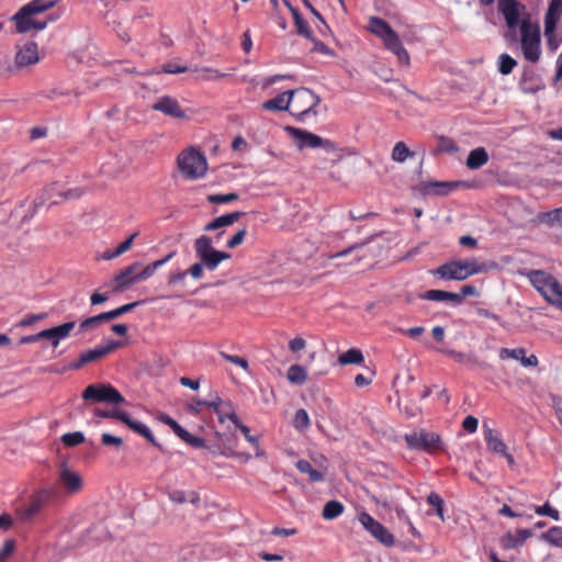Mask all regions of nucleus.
Here are the masks:
<instances>
[{"instance_id":"f257e3e1","label":"nucleus","mask_w":562,"mask_h":562,"mask_svg":"<svg viewBox=\"0 0 562 562\" xmlns=\"http://www.w3.org/2000/svg\"><path fill=\"white\" fill-rule=\"evenodd\" d=\"M285 131L292 137L299 150L304 148H322L331 156L333 164H337L344 157L342 149L329 139H324L316 134L293 126H286Z\"/></svg>"},{"instance_id":"f03ea898","label":"nucleus","mask_w":562,"mask_h":562,"mask_svg":"<svg viewBox=\"0 0 562 562\" xmlns=\"http://www.w3.org/2000/svg\"><path fill=\"white\" fill-rule=\"evenodd\" d=\"M528 279L547 302L562 310V284L543 270H531Z\"/></svg>"},{"instance_id":"7ed1b4c3","label":"nucleus","mask_w":562,"mask_h":562,"mask_svg":"<svg viewBox=\"0 0 562 562\" xmlns=\"http://www.w3.org/2000/svg\"><path fill=\"white\" fill-rule=\"evenodd\" d=\"M548 47L555 50L562 43V0H551L544 18Z\"/></svg>"},{"instance_id":"20e7f679","label":"nucleus","mask_w":562,"mask_h":562,"mask_svg":"<svg viewBox=\"0 0 562 562\" xmlns=\"http://www.w3.org/2000/svg\"><path fill=\"white\" fill-rule=\"evenodd\" d=\"M94 414L101 418H111V419H116V420L122 422L130 429H132L133 431H135L138 435L146 438L154 447L162 449L160 443L156 441V439L153 436L149 428L146 425H144L143 423L132 419L128 413L117 409V408H112V409L95 408Z\"/></svg>"},{"instance_id":"39448f33","label":"nucleus","mask_w":562,"mask_h":562,"mask_svg":"<svg viewBox=\"0 0 562 562\" xmlns=\"http://www.w3.org/2000/svg\"><path fill=\"white\" fill-rule=\"evenodd\" d=\"M405 442L409 449L436 453L443 449L440 436L437 432L426 429L414 430L404 436Z\"/></svg>"},{"instance_id":"423d86ee","label":"nucleus","mask_w":562,"mask_h":562,"mask_svg":"<svg viewBox=\"0 0 562 562\" xmlns=\"http://www.w3.org/2000/svg\"><path fill=\"white\" fill-rule=\"evenodd\" d=\"M291 103L290 112L292 115L304 116L313 112L316 115L314 109L319 104L321 98L307 88H299L289 90Z\"/></svg>"},{"instance_id":"0eeeda50","label":"nucleus","mask_w":562,"mask_h":562,"mask_svg":"<svg viewBox=\"0 0 562 562\" xmlns=\"http://www.w3.org/2000/svg\"><path fill=\"white\" fill-rule=\"evenodd\" d=\"M179 170L189 179H198L207 170L206 158L195 149L184 150L178 156Z\"/></svg>"},{"instance_id":"6e6552de","label":"nucleus","mask_w":562,"mask_h":562,"mask_svg":"<svg viewBox=\"0 0 562 562\" xmlns=\"http://www.w3.org/2000/svg\"><path fill=\"white\" fill-rule=\"evenodd\" d=\"M82 398L85 401L110 404H122L125 402L123 395L111 384L106 383L88 385L82 393Z\"/></svg>"},{"instance_id":"1a4fd4ad","label":"nucleus","mask_w":562,"mask_h":562,"mask_svg":"<svg viewBox=\"0 0 562 562\" xmlns=\"http://www.w3.org/2000/svg\"><path fill=\"white\" fill-rule=\"evenodd\" d=\"M56 495L54 487H43L34 493L30 503L16 510V517L22 522H29L37 515L47 502Z\"/></svg>"},{"instance_id":"9d476101","label":"nucleus","mask_w":562,"mask_h":562,"mask_svg":"<svg viewBox=\"0 0 562 562\" xmlns=\"http://www.w3.org/2000/svg\"><path fill=\"white\" fill-rule=\"evenodd\" d=\"M521 48L524 56L531 63L538 61L540 57V32L537 26H532L527 21L520 25Z\"/></svg>"},{"instance_id":"9b49d317","label":"nucleus","mask_w":562,"mask_h":562,"mask_svg":"<svg viewBox=\"0 0 562 562\" xmlns=\"http://www.w3.org/2000/svg\"><path fill=\"white\" fill-rule=\"evenodd\" d=\"M361 526L380 543L385 547L395 544L394 536L378 520L366 512H361L358 516Z\"/></svg>"},{"instance_id":"f8f14e48","label":"nucleus","mask_w":562,"mask_h":562,"mask_svg":"<svg viewBox=\"0 0 562 562\" xmlns=\"http://www.w3.org/2000/svg\"><path fill=\"white\" fill-rule=\"evenodd\" d=\"M31 9L32 7L25 4L12 16L18 33L23 34L31 30H44L47 26L46 21L41 22L33 18L38 13Z\"/></svg>"},{"instance_id":"ddd939ff","label":"nucleus","mask_w":562,"mask_h":562,"mask_svg":"<svg viewBox=\"0 0 562 562\" xmlns=\"http://www.w3.org/2000/svg\"><path fill=\"white\" fill-rule=\"evenodd\" d=\"M58 482L67 495H74L81 491L83 486L82 477L76 471H72L67 462H61L58 469Z\"/></svg>"},{"instance_id":"4468645a","label":"nucleus","mask_w":562,"mask_h":562,"mask_svg":"<svg viewBox=\"0 0 562 562\" xmlns=\"http://www.w3.org/2000/svg\"><path fill=\"white\" fill-rule=\"evenodd\" d=\"M194 250L206 269L213 271L217 268V250L212 246V240L209 236L202 235L195 239Z\"/></svg>"},{"instance_id":"2eb2a0df","label":"nucleus","mask_w":562,"mask_h":562,"mask_svg":"<svg viewBox=\"0 0 562 562\" xmlns=\"http://www.w3.org/2000/svg\"><path fill=\"white\" fill-rule=\"evenodd\" d=\"M431 273L442 280L463 281L468 279L463 260L448 261L432 270Z\"/></svg>"},{"instance_id":"dca6fc26","label":"nucleus","mask_w":562,"mask_h":562,"mask_svg":"<svg viewBox=\"0 0 562 562\" xmlns=\"http://www.w3.org/2000/svg\"><path fill=\"white\" fill-rule=\"evenodd\" d=\"M151 109L164 113L165 115L173 119H186L187 114L180 106L177 99L170 95L160 97L153 105Z\"/></svg>"},{"instance_id":"f3484780","label":"nucleus","mask_w":562,"mask_h":562,"mask_svg":"<svg viewBox=\"0 0 562 562\" xmlns=\"http://www.w3.org/2000/svg\"><path fill=\"white\" fill-rule=\"evenodd\" d=\"M40 60L37 44L34 42L26 43L20 47L14 57L15 69L35 65Z\"/></svg>"},{"instance_id":"a211bd4d","label":"nucleus","mask_w":562,"mask_h":562,"mask_svg":"<svg viewBox=\"0 0 562 562\" xmlns=\"http://www.w3.org/2000/svg\"><path fill=\"white\" fill-rule=\"evenodd\" d=\"M123 344L121 341L108 340L104 345L99 346L94 349L86 350L80 355L82 356L86 364H88L110 355L111 352L121 348Z\"/></svg>"},{"instance_id":"6ab92c4d","label":"nucleus","mask_w":562,"mask_h":562,"mask_svg":"<svg viewBox=\"0 0 562 562\" xmlns=\"http://www.w3.org/2000/svg\"><path fill=\"white\" fill-rule=\"evenodd\" d=\"M385 47L396 55L400 64L404 66L409 65V54L402 45L398 35L393 31L387 37L383 40Z\"/></svg>"},{"instance_id":"aec40b11","label":"nucleus","mask_w":562,"mask_h":562,"mask_svg":"<svg viewBox=\"0 0 562 562\" xmlns=\"http://www.w3.org/2000/svg\"><path fill=\"white\" fill-rule=\"evenodd\" d=\"M464 186L465 182L462 181H432L422 183L425 193L429 194L432 192L437 195H447L452 190Z\"/></svg>"},{"instance_id":"412c9836","label":"nucleus","mask_w":562,"mask_h":562,"mask_svg":"<svg viewBox=\"0 0 562 562\" xmlns=\"http://www.w3.org/2000/svg\"><path fill=\"white\" fill-rule=\"evenodd\" d=\"M499 358L504 359H515L520 361L524 367H536L538 366V358L535 355L526 357V351L524 348L508 349L502 348L499 350Z\"/></svg>"},{"instance_id":"4be33fe9","label":"nucleus","mask_w":562,"mask_h":562,"mask_svg":"<svg viewBox=\"0 0 562 562\" xmlns=\"http://www.w3.org/2000/svg\"><path fill=\"white\" fill-rule=\"evenodd\" d=\"M499 11L503 13L506 24L509 29H515L519 24V12L515 0H499Z\"/></svg>"},{"instance_id":"5701e85b","label":"nucleus","mask_w":562,"mask_h":562,"mask_svg":"<svg viewBox=\"0 0 562 562\" xmlns=\"http://www.w3.org/2000/svg\"><path fill=\"white\" fill-rule=\"evenodd\" d=\"M531 536L532 532L530 529L518 530L515 535L507 532L501 538V546L505 550L515 549L521 546Z\"/></svg>"},{"instance_id":"b1692460","label":"nucleus","mask_w":562,"mask_h":562,"mask_svg":"<svg viewBox=\"0 0 562 562\" xmlns=\"http://www.w3.org/2000/svg\"><path fill=\"white\" fill-rule=\"evenodd\" d=\"M483 428L488 450L494 453L506 454L507 447L499 437L498 432L487 427L486 425H484Z\"/></svg>"},{"instance_id":"393cba45","label":"nucleus","mask_w":562,"mask_h":562,"mask_svg":"<svg viewBox=\"0 0 562 562\" xmlns=\"http://www.w3.org/2000/svg\"><path fill=\"white\" fill-rule=\"evenodd\" d=\"M289 91L278 94L276 98L265 101L261 108L267 111H290Z\"/></svg>"},{"instance_id":"a878e982","label":"nucleus","mask_w":562,"mask_h":562,"mask_svg":"<svg viewBox=\"0 0 562 562\" xmlns=\"http://www.w3.org/2000/svg\"><path fill=\"white\" fill-rule=\"evenodd\" d=\"M243 215H245L244 212H233L228 214H224L222 216L216 217L214 221L205 225L204 231H216L225 226L233 225L236 223Z\"/></svg>"},{"instance_id":"bb28decb","label":"nucleus","mask_w":562,"mask_h":562,"mask_svg":"<svg viewBox=\"0 0 562 562\" xmlns=\"http://www.w3.org/2000/svg\"><path fill=\"white\" fill-rule=\"evenodd\" d=\"M488 161V154L483 147H477L470 151L467 158V167L475 170Z\"/></svg>"},{"instance_id":"cd10ccee","label":"nucleus","mask_w":562,"mask_h":562,"mask_svg":"<svg viewBox=\"0 0 562 562\" xmlns=\"http://www.w3.org/2000/svg\"><path fill=\"white\" fill-rule=\"evenodd\" d=\"M215 436L217 438L216 443L212 445L211 452L213 454H221V456H228L233 452V442L231 438L225 435L221 434L218 431L215 432Z\"/></svg>"},{"instance_id":"c85d7f7f","label":"nucleus","mask_w":562,"mask_h":562,"mask_svg":"<svg viewBox=\"0 0 562 562\" xmlns=\"http://www.w3.org/2000/svg\"><path fill=\"white\" fill-rule=\"evenodd\" d=\"M134 283H136L135 276L130 278L128 273L122 269L109 285L111 286V292L120 293Z\"/></svg>"},{"instance_id":"c756f323","label":"nucleus","mask_w":562,"mask_h":562,"mask_svg":"<svg viewBox=\"0 0 562 562\" xmlns=\"http://www.w3.org/2000/svg\"><path fill=\"white\" fill-rule=\"evenodd\" d=\"M295 467L301 473L307 474L308 481L312 483L324 480V471L314 469L307 460H299Z\"/></svg>"},{"instance_id":"7c9ffc66","label":"nucleus","mask_w":562,"mask_h":562,"mask_svg":"<svg viewBox=\"0 0 562 562\" xmlns=\"http://www.w3.org/2000/svg\"><path fill=\"white\" fill-rule=\"evenodd\" d=\"M228 419L243 432L246 440L248 442H250L254 447H256V449H257L256 456L260 457L262 454V452L258 448L257 437L250 435V429L246 425H244L239 422L238 416L236 415L235 412H232L228 414Z\"/></svg>"},{"instance_id":"2f4dec72","label":"nucleus","mask_w":562,"mask_h":562,"mask_svg":"<svg viewBox=\"0 0 562 562\" xmlns=\"http://www.w3.org/2000/svg\"><path fill=\"white\" fill-rule=\"evenodd\" d=\"M370 31L376 36L384 40L394 30L386 23L384 20L373 16L369 21Z\"/></svg>"},{"instance_id":"473e14b6","label":"nucleus","mask_w":562,"mask_h":562,"mask_svg":"<svg viewBox=\"0 0 562 562\" xmlns=\"http://www.w3.org/2000/svg\"><path fill=\"white\" fill-rule=\"evenodd\" d=\"M286 379L292 384L302 385L307 381V371L301 364H292L286 372Z\"/></svg>"},{"instance_id":"72a5a7b5","label":"nucleus","mask_w":562,"mask_h":562,"mask_svg":"<svg viewBox=\"0 0 562 562\" xmlns=\"http://www.w3.org/2000/svg\"><path fill=\"white\" fill-rule=\"evenodd\" d=\"M59 188L60 186L57 182L49 184L44 189L42 195L34 201V205H43L45 201H50L52 204H57L59 201L56 199V196H58V193L61 192Z\"/></svg>"},{"instance_id":"f704fd0d","label":"nucleus","mask_w":562,"mask_h":562,"mask_svg":"<svg viewBox=\"0 0 562 562\" xmlns=\"http://www.w3.org/2000/svg\"><path fill=\"white\" fill-rule=\"evenodd\" d=\"M364 361L363 353L360 349L351 348L338 357V362L341 366L347 364H361Z\"/></svg>"},{"instance_id":"c9c22d12","label":"nucleus","mask_w":562,"mask_h":562,"mask_svg":"<svg viewBox=\"0 0 562 562\" xmlns=\"http://www.w3.org/2000/svg\"><path fill=\"white\" fill-rule=\"evenodd\" d=\"M344 505L338 501L327 502L322 510V517L326 520H333L344 513Z\"/></svg>"},{"instance_id":"e433bc0d","label":"nucleus","mask_w":562,"mask_h":562,"mask_svg":"<svg viewBox=\"0 0 562 562\" xmlns=\"http://www.w3.org/2000/svg\"><path fill=\"white\" fill-rule=\"evenodd\" d=\"M414 155L415 153L409 150L404 142H397L392 149L391 158L395 162L403 164Z\"/></svg>"},{"instance_id":"4c0bfd02","label":"nucleus","mask_w":562,"mask_h":562,"mask_svg":"<svg viewBox=\"0 0 562 562\" xmlns=\"http://www.w3.org/2000/svg\"><path fill=\"white\" fill-rule=\"evenodd\" d=\"M463 265H464V269L467 271L468 278H470L474 274L485 273L491 268V266L488 263L481 262L474 258L469 259V260H463ZM494 265H492V267Z\"/></svg>"},{"instance_id":"58836bf2","label":"nucleus","mask_w":562,"mask_h":562,"mask_svg":"<svg viewBox=\"0 0 562 562\" xmlns=\"http://www.w3.org/2000/svg\"><path fill=\"white\" fill-rule=\"evenodd\" d=\"M109 321H111V319H110L108 312L101 313L95 316L88 317L80 323L79 331L83 333L87 330H91V329L98 327L99 325H101L102 323H105Z\"/></svg>"},{"instance_id":"ea45409f","label":"nucleus","mask_w":562,"mask_h":562,"mask_svg":"<svg viewBox=\"0 0 562 562\" xmlns=\"http://www.w3.org/2000/svg\"><path fill=\"white\" fill-rule=\"evenodd\" d=\"M75 322H67L57 326V334L49 340L50 346L56 349L61 339L67 338L75 328Z\"/></svg>"},{"instance_id":"a19ab883","label":"nucleus","mask_w":562,"mask_h":562,"mask_svg":"<svg viewBox=\"0 0 562 562\" xmlns=\"http://www.w3.org/2000/svg\"><path fill=\"white\" fill-rule=\"evenodd\" d=\"M540 539L553 547L562 548V527L550 528L548 531L541 533Z\"/></svg>"},{"instance_id":"79ce46f5","label":"nucleus","mask_w":562,"mask_h":562,"mask_svg":"<svg viewBox=\"0 0 562 562\" xmlns=\"http://www.w3.org/2000/svg\"><path fill=\"white\" fill-rule=\"evenodd\" d=\"M310 417L307 412L304 408H300L295 412L294 419H293V426L300 430L304 431L310 427Z\"/></svg>"},{"instance_id":"37998d69","label":"nucleus","mask_w":562,"mask_h":562,"mask_svg":"<svg viewBox=\"0 0 562 562\" xmlns=\"http://www.w3.org/2000/svg\"><path fill=\"white\" fill-rule=\"evenodd\" d=\"M516 65L517 61L508 54H502L498 58V71L502 75H509Z\"/></svg>"},{"instance_id":"c03bdc74","label":"nucleus","mask_w":562,"mask_h":562,"mask_svg":"<svg viewBox=\"0 0 562 562\" xmlns=\"http://www.w3.org/2000/svg\"><path fill=\"white\" fill-rule=\"evenodd\" d=\"M193 70L201 72L199 78L202 80H218L228 76V74L220 72L218 70L210 67H203L201 69L194 68Z\"/></svg>"},{"instance_id":"a18cd8bd","label":"nucleus","mask_w":562,"mask_h":562,"mask_svg":"<svg viewBox=\"0 0 562 562\" xmlns=\"http://www.w3.org/2000/svg\"><path fill=\"white\" fill-rule=\"evenodd\" d=\"M60 0H32L27 5L32 7L31 10L36 11L38 14L43 13L54 5H56Z\"/></svg>"},{"instance_id":"49530a36","label":"nucleus","mask_w":562,"mask_h":562,"mask_svg":"<svg viewBox=\"0 0 562 562\" xmlns=\"http://www.w3.org/2000/svg\"><path fill=\"white\" fill-rule=\"evenodd\" d=\"M441 352L446 353L447 356L453 358L456 361L462 363L464 361H468L472 364H476L477 363V359L475 356L473 355H464L462 352H459V351H456L453 349H442Z\"/></svg>"},{"instance_id":"de8ad7c7","label":"nucleus","mask_w":562,"mask_h":562,"mask_svg":"<svg viewBox=\"0 0 562 562\" xmlns=\"http://www.w3.org/2000/svg\"><path fill=\"white\" fill-rule=\"evenodd\" d=\"M61 441L67 447H76L85 442V436L80 431L68 432L63 435Z\"/></svg>"},{"instance_id":"09e8293b","label":"nucleus","mask_w":562,"mask_h":562,"mask_svg":"<svg viewBox=\"0 0 562 562\" xmlns=\"http://www.w3.org/2000/svg\"><path fill=\"white\" fill-rule=\"evenodd\" d=\"M238 194L231 192L226 194H210L206 200L213 204L228 203L238 200Z\"/></svg>"},{"instance_id":"8fccbe9b","label":"nucleus","mask_w":562,"mask_h":562,"mask_svg":"<svg viewBox=\"0 0 562 562\" xmlns=\"http://www.w3.org/2000/svg\"><path fill=\"white\" fill-rule=\"evenodd\" d=\"M215 413L217 414L218 422L221 424H224L226 419H228V414L232 412H235L233 408L232 402H224L222 401V404L217 406V408H214Z\"/></svg>"},{"instance_id":"3c124183","label":"nucleus","mask_w":562,"mask_h":562,"mask_svg":"<svg viewBox=\"0 0 562 562\" xmlns=\"http://www.w3.org/2000/svg\"><path fill=\"white\" fill-rule=\"evenodd\" d=\"M427 502L436 508V514L438 515V517L441 520H445L443 499L438 494L431 492L427 497Z\"/></svg>"},{"instance_id":"603ef678","label":"nucleus","mask_w":562,"mask_h":562,"mask_svg":"<svg viewBox=\"0 0 562 562\" xmlns=\"http://www.w3.org/2000/svg\"><path fill=\"white\" fill-rule=\"evenodd\" d=\"M101 443L105 447L121 448L124 441L121 437L104 432L101 436Z\"/></svg>"},{"instance_id":"864d4df0","label":"nucleus","mask_w":562,"mask_h":562,"mask_svg":"<svg viewBox=\"0 0 562 562\" xmlns=\"http://www.w3.org/2000/svg\"><path fill=\"white\" fill-rule=\"evenodd\" d=\"M543 222H547L549 224H560L562 225V206L555 210H552L550 212H547L543 217Z\"/></svg>"},{"instance_id":"5fc2aeb1","label":"nucleus","mask_w":562,"mask_h":562,"mask_svg":"<svg viewBox=\"0 0 562 562\" xmlns=\"http://www.w3.org/2000/svg\"><path fill=\"white\" fill-rule=\"evenodd\" d=\"M139 304V302H133V303H128V304H125V305H122L115 310H112V311H109V316H110V319H115L120 316H122L123 314L127 313V312H131L132 310H134L137 305Z\"/></svg>"},{"instance_id":"6e6d98bb","label":"nucleus","mask_w":562,"mask_h":562,"mask_svg":"<svg viewBox=\"0 0 562 562\" xmlns=\"http://www.w3.org/2000/svg\"><path fill=\"white\" fill-rule=\"evenodd\" d=\"M423 300L441 302L446 301V291L442 290H429L419 295Z\"/></svg>"},{"instance_id":"4d7b16f0","label":"nucleus","mask_w":562,"mask_h":562,"mask_svg":"<svg viewBox=\"0 0 562 562\" xmlns=\"http://www.w3.org/2000/svg\"><path fill=\"white\" fill-rule=\"evenodd\" d=\"M14 548L15 541L13 539L5 540L2 548L0 549V562H5L7 559L13 553Z\"/></svg>"},{"instance_id":"13d9d810","label":"nucleus","mask_w":562,"mask_h":562,"mask_svg":"<svg viewBox=\"0 0 562 562\" xmlns=\"http://www.w3.org/2000/svg\"><path fill=\"white\" fill-rule=\"evenodd\" d=\"M221 357L231 362V363H234L238 367H240L241 369L244 370H248V361L245 359V358H241V357H238V356H233V355H229V353H226V352H221Z\"/></svg>"},{"instance_id":"bf43d9fd","label":"nucleus","mask_w":562,"mask_h":562,"mask_svg":"<svg viewBox=\"0 0 562 562\" xmlns=\"http://www.w3.org/2000/svg\"><path fill=\"white\" fill-rule=\"evenodd\" d=\"M310 40L314 44L312 52H317V53H321V54H324V55H327L330 57L335 56L334 50L331 48H329L327 45H325L323 42L314 38L313 36Z\"/></svg>"},{"instance_id":"052dcab7","label":"nucleus","mask_w":562,"mask_h":562,"mask_svg":"<svg viewBox=\"0 0 562 562\" xmlns=\"http://www.w3.org/2000/svg\"><path fill=\"white\" fill-rule=\"evenodd\" d=\"M221 404H222V398L218 395H215V397L212 401H202V400L196 401L195 406L192 408L196 413H199L201 406H207V407H212L214 409V408H217V406Z\"/></svg>"},{"instance_id":"680f3d73","label":"nucleus","mask_w":562,"mask_h":562,"mask_svg":"<svg viewBox=\"0 0 562 562\" xmlns=\"http://www.w3.org/2000/svg\"><path fill=\"white\" fill-rule=\"evenodd\" d=\"M306 347V341L302 337H295L289 341V349L293 353H297L304 350Z\"/></svg>"},{"instance_id":"e2e57ef3","label":"nucleus","mask_w":562,"mask_h":562,"mask_svg":"<svg viewBox=\"0 0 562 562\" xmlns=\"http://www.w3.org/2000/svg\"><path fill=\"white\" fill-rule=\"evenodd\" d=\"M536 513L538 515H547L554 520H559V512L552 508L548 503L544 504L543 506L537 507Z\"/></svg>"},{"instance_id":"0e129e2a","label":"nucleus","mask_w":562,"mask_h":562,"mask_svg":"<svg viewBox=\"0 0 562 562\" xmlns=\"http://www.w3.org/2000/svg\"><path fill=\"white\" fill-rule=\"evenodd\" d=\"M83 194V190L81 188H74L67 191H61L58 193L59 198L64 200H76L79 199Z\"/></svg>"},{"instance_id":"69168bd1","label":"nucleus","mask_w":562,"mask_h":562,"mask_svg":"<svg viewBox=\"0 0 562 562\" xmlns=\"http://www.w3.org/2000/svg\"><path fill=\"white\" fill-rule=\"evenodd\" d=\"M15 70L14 64L11 63L9 57L0 58V76L13 74Z\"/></svg>"},{"instance_id":"338daca9","label":"nucleus","mask_w":562,"mask_h":562,"mask_svg":"<svg viewBox=\"0 0 562 562\" xmlns=\"http://www.w3.org/2000/svg\"><path fill=\"white\" fill-rule=\"evenodd\" d=\"M247 232L245 228L239 229L228 241L227 247L233 249L237 246H239L246 236Z\"/></svg>"},{"instance_id":"774afa93","label":"nucleus","mask_w":562,"mask_h":562,"mask_svg":"<svg viewBox=\"0 0 562 562\" xmlns=\"http://www.w3.org/2000/svg\"><path fill=\"white\" fill-rule=\"evenodd\" d=\"M297 30V33L306 38H312L313 34L311 29L308 27L307 23L302 18L296 23H294Z\"/></svg>"}]
</instances>
